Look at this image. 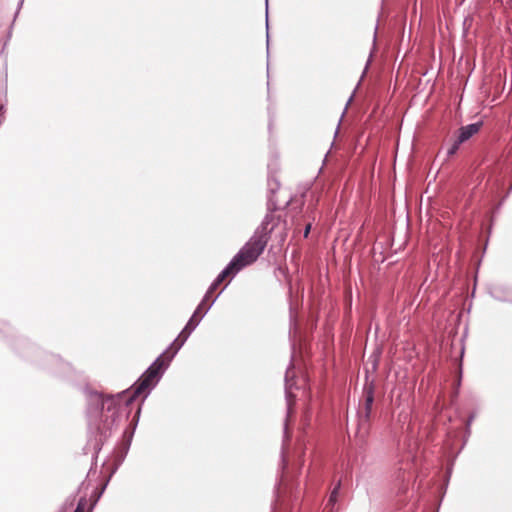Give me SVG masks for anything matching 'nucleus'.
I'll return each instance as SVG.
<instances>
[{"mask_svg":"<svg viewBox=\"0 0 512 512\" xmlns=\"http://www.w3.org/2000/svg\"><path fill=\"white\" fill-rule=\"evenodd\" d=\"M196 327L197 322L188 321L178 337L129 389L117 394H104L97 391L89 394L87 406L89 439L85 449L93 455L98 454L103 443L118 428L123 414L128 416V406L137 397H142V402L148 397Z\"/></svg>","mask_w":512,"mask_h":512,"instance_id":"f257e3e1","label":"nucleus"},{"mask_svg":"<svg viewBox=\"0 0 512 512\" xmlns=\"http://www.w3.org/2000/svg\"><path fill=\"white\" fill-rule=\"evenodd\" d=\"M196 327L197 322L188 321L178 337L129 389L117 394H104L97 391L89 394L87 406L89 439L85 449L93 455L98 454L103 443L118 428L123 414L128 416V406L137 397H142V402L148 397Z\"/></svg>","mask_w":512,"mask_h":512,"instance_id":"f03ea898","label":"nucleus"},{"mask_svg":"<svg viewBox=\"0 0 512 512\" xmlns=\"http://www.w3.org/2000/svg\"><path fill=\"white\" fill-rule=\"evenodd\" d=\"M272 218V215L265 216L261 226L257 228L249 241L236 253V255L212 282L202 301L199 303L188 321L193 320V322H197L198 326L202 318L211 309L212 305L219 296L218 294L214 299L211 300L209 304H207L212 292L224 281L225 278H233L238 272L253 264L259 258L267 245L269 239L268 233L271 232L274 228V226H272L271 229H268V225Z\"/></svg>","mask_w":512,"mask_h":512,"instance_id":"7ed1b4c3","label":"nucleus"},{"mask_svg":"<svg viewBox=\"0 0 512 512\" xmlns=\"http://www.w3.org/2000/svg\"><path fill=\"white\" fill-rule=\"evenodd\" d=\"M288 424L285 422L284 426V439L282 445V476L280 482L276 487V500L272 506V512H291L294 502L299 499L298 484L295 482L293 476H290L286 471L288 461L286 458V442L288 441Z\"/></svg>","mask_w":512,"mask_h":512,"instance_id":"20e7f679","label":"nucleus"},{"mask_svg":"<svg viewBox=\"0 0 512 512\" xmlns=\"http://www.w3.org/2000/svg\"><path fill=\"white\" fill-rule=\"evenodd\" d=\"M364 404L358 411L359 427L363 428L369 421L374 403V383L367 382L363 388Z\"/></svg>","mask_w":512,"mask_h":512,"instance_id":"39448f33","label":"nucleus"},{"mask_svg":"<svg viewBox=\"0 0 512 512\" xmlns=\"http://www.w3.org/2000/svg\"><path fill=\"white\" fill-rule=\"evenodd\" d=\"M293 370V364H290V367L287 368L286 374H285V397H286V403H287V419L292 414V407H293V399L295 398V395L293 394V387H294V372Z\"/></svg>","mask_w":512,"mask_h":512,"instance_id":"423d86ee","label":"nucleus"},{"mask_svg":"<svg viewBox=\"0 0 512 512\" xmlns=\"http://www.w3.org/2000/svg\"><path fill=\"white\" fill-rule=\"evenodd\" d=\"M483 126L482 121H478L475 123L468 124L466 126H462L458 130V143H464L468 141L472 136L477 134L481 127Z\"/></svg>","mask_w":512,"mask_h":512,"instance_id":"0eeeda50","label":"nucleus"},{"mask_svg":"<svg viewBox=\"0 0 512 512\" xmlns=\"http://www.w3.org/2000/svg\"><path fill=\"white\" fill-rule=\"evenodd\" d=\"M341 488V481H338L330 493L325 509L333 512L334 506L338 501V495Z\"/></svg>","mask_w":512,"mask_h":512,"instance_id":"6e6552de","label":"nucleus"},{"mask_svg":"<svg viewBox=\"0 0 512 512\" xmlns=\"http://www.w3.org/2000/svg\"><path fill=\"white\" fill-rule=\"evenodd\" d=\"M102 496V492H98L97 489L93 491L91 498H90V504L86 512H92L99 501V499Z\"/></svg>","mask_w":512,"mask_h":512,"instance_id":"1a4fd4ad","label":"nucleus"},{"mask_svg":"<svg viewBox=\"0 0 512 512\" xmlns=\"http://www.w3.org/2000/svg\"><path fill=\"white\" fill-rule=\"evenodd\" d=\"M88 507V499L86 498V496H83L78 500L74 512H85L88 509Z\"/></svg>","mask_w":512,"mask_h":512,"instance_id":"9d476101","label":"nucleus"},{"mask_svg":"<svg viewBox=\"0 0 512 512\" xmlns=\"http://www.w3.org/2000/svg\"><path fill=\"white\" fill-rule=\"evenodd\" d=\"M489 293L491 297L494 298L495 300L502 302L507 301L506 297L502 295V291L499 287L492 288Z\"/></svg>","mask_w":512,"mask_h":512,"instance_id":"9b49d317","label":"nucleus"},{"mask_svg":"<svg viewBox=\"0 0 512 512\" xmlns=\"http://www.w3.org/2000/svg\"><path fill=\"white\" fill-rule=\"evenodd\" d=\"M461 144L462 143H458V138H456L455 141L453 142V144L447 149L446 160L456 154V152L459 150V147Z\"/></svg>","mask_w":512,"mask_h":512,"instance_id":"f8f14e48","label":"nucleus"},{"mask_svg":"<svg viewBox=\"0 0 512 512\" xmlns=\"http://www.w3.org/2000/svg\"><path fill=\"white\" fill-rule=\"evenodd\" d=\"M476 417V414L475 413H471L466 421V428H465V436L466 438L470 435L471 433V424L473 422V420L475 419Z\"/></svg>","mask_w":512,"mask_h":512,"instance_id":"ddd939ff","label":"nucleus"},{"mask_svg":"<svg viewBox=\"0 0 512 512\" xmlns=\"http://www.w3.org/2000/svg\"><path fill=\"white\" fill-rule=\"evenodd\" d=\"M279 183L276 181V180H273V179H269L268 180V187H269V191L273 194L275 193L278 188H279Z\"/></svg>","mask_w":512,"mask_h":512,"instance_id":"4468645a","label":"nucleus"},{"mask_svg":"<svg viewBox=\"0 0 512 512\" xmlns=\"http://www.w3.org/2000/svg\"><path fill=\"white\" fill-rule=\"evenodd\" d=\"M266 28L268 29V0H266ZM267 54L269 55V33L267 32Z\"/></svg>","mask_w":512,"mask_h":512,"instance_id":"2eb2a0df","label":"nucleus"},{"mask_svg":"<svg viewBox=\"0 0 512 512\" xmlns=\"http://www.w3.org/2000/svg\"><path fill=\"white\" fill-rule=\"evenodd\" d=\"M48 360L53 364H61V359L56 355H48Z\"/></svg>","mask_w":512,"mask_h":512,"instance_id":"dca6fc26","label":"nucleus"},{"mask_svg":"<svg viewBox=\"0 0 512 512\" xmlns=\"http://www.w3.org/2000/svg\"><path fill=\"white\" fill-rule=\"evenodd\" d=\"M296 329V320L294 319L293 313H292V306H290V329Z\"/></svg>","mask_w":512,"mask_h":512,"instance_id":"f3484780","label":"nucleus"},{"mask_svg":"<svg viewBox=\"0 0 512 512\" xmlns=\"http://www.w3.org/2000/svg\"><path fill=\"white\" fill-rule=\"evenodd\" d=\"M310 230H311V223H308L304 229V233H303V236L305 238L308 237L309 233H310Z\"/></svg>","mask_w":512,"mask_h":512,"instance_id":"a211bd4d","label":"nucleus"},{"mask_svg":"<svg viewBox=\"0 0 512 512\" xmlns=\"http://www.w3.org/2000/svg\"><path fill=\"white\" fill-rule=\"evenodd\" d=\"M268 206H269V209H277V206L271 197L268 200Z\"/></svg>","mask_w":512,"mask_h":512,"instance_id":"6ab92c4d","label":"nucleus"},{"mask_svg":"<svg viewBox=\"0 0 512 512\" xmlns=\"http://www.w3.org/2000/svg\"><path fill=\"white\" fill-rule=\"evenodd\" d=\"M140 411H141V406L139 405V406H138V409H137V412H136V415H135V417H134L135 424L138 422L139 415H140Z\"/></svg>","mask_w":512,"mask_h":512,"instance_id":"aec40b11","label":"nucleus"},{"mask_svg":"<svg viewBox=\"0 0 512 512\" xmlns=\"http://www.w3.org/2000/svg\"><path fill=\"white\" fill-rule=\"evenodd\" d=\"M353 96H354V94H352V95L350 96V98L348 99V101H347V103H346V107H345V110H344V111H346V110H347L348 105L352 102V100H353ZM343 113H345V112H343ZM343 116H344V114H342V117H343Z\"/></svg>","mask_w":512,"mask_h":512,"instance_id":"412c9836","label":"nucleus"},{"mask_svg":"<svg viewBox=\"0 0 512 512\" xmlns=\"http://www.w3.org/2000/svg\"><path fill=\"white\" fill-rule=\"evenodd\" d=\"M107 483H108V481L100 489H97V491L102 492V494H103L106 489Z\"/></svg>","mask_w":512,"mask_h":512,"instance_id":"4be33fe9","label":"nucleus"},{"mask_svg":"<svg viewBox=\"0 0 512 512\" xmlns=\"http://www.w3.org/2000/svg\"><path fill=\"white\" fill-rule=\"evenodd\" d=\"M368 65H369V61L367 62L366 66H365V70H364V72H363V74H362V77L364 76V74H365L366 70L368 69Z\"/></svg>","mask_w":512,"mask_h":512,"instance_id":"5701e85b","label":"nucleus"},{"mask_svg":"<svg viewBox=\"0 0 512 512\" xmlns=\"http://www.w3.org/2000/svg\"><path fill=\"white\" fill-rule=\"evenodd\" d=\"M511 191H512V182H511V185H510V187H509V189H508V194H509Z\"/></svg>","mask_w":512,"mask_h":512,"instance_id":"b1692460","label":"nucleus"}]
</instances>
